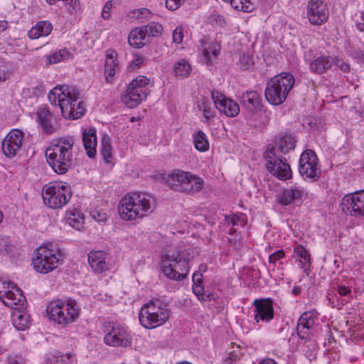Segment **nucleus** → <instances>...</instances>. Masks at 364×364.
Returning <instances> with one entry per match:
<instances>
[{
  "label": "nucleus",
  "instance_id": "f257e3e1",
  "mask_svg": "<svg viewBox=\"0 0 364 364\" xmlns=\"http://www.w3.org/2000/svg\"><path fill=\"white\" fill-rule=\"evenodd\" d=\"M154 203V198L145 193H129L122 197L119 202V215L121 219L125 221L141 219L152 212Z\"/></svg>",
  "mask_w": 364,
  "mask_h": 364
},
{
  "label": "nucleus",
  "instance_id": "f03ea898",
  "mask_svg": "<svg viewBox=\"0 0 364 364\" xmlns=\"http://www.w3.org/2000/svg\"><path fill=\"white\" fill-rule=\"evenodd\" d=\"M73 144V139L60 138L46 149L45 155L47 162L56 173L64 174L71 168Z\"/></svg>",
  "mask_w": 364,
  "mask_h": 364
},
{
  "label": "nucleus",
  "instance_id": "7ed1b4c3",
  "mask_svg": "<svg viewBox=\"0 0 364 364\" xmlns=\"http://www.w3.org/2000/svg\"><path fill=\"white\" fill-rule=\"evenodd\" d=\"M193 255L194 250L191 248L163 254L162 270L164 275L173 280H183L188 275L189 263Z\"/></svg>",
  "mask_w": 364,
  "mask_h": 364
},
{
  "label": "nucleus",
  "instance_id": "20e7f679",
  "mask_svg": "<svg viewBox=\"0 0 364 364\" xmlns=\"http://www.w3.org/2000/svg\"><path fill=\"white\" fill-rule=\"evenodd\" d=\"M170 314L166 302L153 299L141 308L139 318L142 326L152 329L164 325L169 319Z\"/></svg>",
  "mask_w": 364,
  "mask_h": 364
},
{
  "label": "nucleus",
  "instance_id": "39448f33",
  "mask_svg": "<svg viewBox=\"0 0 364 364\" xmlns=\"http://www.w3.org/2000/svg\"><path fill=\"white\" fill-rule=\"evenodd\" d=\"M295 82L294 76L282 73L271 78L266 85L264 96L272 105H279L287 98Z\"/></svg>",
  "mask_w": 364,
  "mask_h": 364
},
{
  "label": "nucleus",
  "instance_id": "423d86ee",
  "mask_svg": "<svg viewBox=\"0 0 364 364\" xmlns=\"http://www.w3.org/2000/svg\"><path fill=\"white\" fill-rule=\"evenodd\" d=\"M46 312L50 320L65 328L76 321L80 308L75 301L58 299L49 303Z\"/></svg>",
  "mask_w": 364,
  "mask_h": 364
},
{
  "label": "nucleus",
  "instance_id": "0eeeda50",
  "mask_svg": "<svg viewBox=\"0 0 364 364\" xmlns=\"http://www.w3.org/2000/svg\"><path fill=\"white\" fill-rule=\"evenodd\" d=\"M62 260L61 250L58 245L50 243L40 246L35 250L33 263L37 272L46 274L57 268Z\"/></svg>",
  "mask_w": 364,
  "mask_h": 364
},
{
  "label": "nucleus",
  "instance_id": "6e6552de",
  "mask_svg": "<svg viewBox=\"0 0 364 364\" xmlns=\"http://www.w3.org/2000/svg\"><path fill=\"white\" fill-rule=\"evenodd\" d=\"M168 186L175 191L194 195L200 192L204 185V181L200 177L181 170H177L167 177Z\"/></svg>",
  "mask_w": 364,
  "mask_h": 364
},
{
  "label": "nucleus",
  "instance_id": "1a4fd4ad",
  "mask_svg": "<svg viewBox=\"0 0 364 364\" xmlns=\"http://www.w3.org/2000/svg\"><path fill=\"white\" fill-rule=\"evenodd\" d=\"M72 196L69 185L60 183H49L42 190V197L46 205L50 208H61L65 205Z\"/></svg>",
  "mask_w": 364,
  "mask_h": 364
},
{
  "label": "nucleus",
  "instance_id": "9d476101",
  "mask_svg": "<svg viewBox=\"0 0 364 364\" xmlns=\"http://www.w3.org/2000/svg\"><path fill=\"white\" fill-rule=\"evenodd\" d=\"M64 99L59 100V107L63 116L67 119H77L85 112V107L80 98V92L73 86L65 88Z\"/></svg>",
  "mask_w": 364,
  "mask_h": 364
},
{
  "label": "nucleus",
  "instance_id": "9b49d317",
  "mask_svg": "<svg viewBox=\"0 0 364 364\" xmlns=\"http://www.w3.org/2000/svg\"><path fill=\"white\" fill-rule=\"evenodd\" d=\"M266 161V168L273 176L280 180H287L292 176V172L289 164L284 158L276 153L275 148L268 144L263 154Z\"/></svg>",
  "mask_w": 364,
  "mask_h": 364
},
{
  "label": "nucleus",
  "instance_id": "f8f14e48",
  "mask_svg": "<svg viewBox=\"0 0 364 364\" xmlns=\"http://www.w3.org/2000/svg\"><path fill=\"white\" fill-rule=\"evenodd\" d=\"M149 79L145 76H138L133 80L122 96L123 103L129 108L137 107L143 100L146 99L149 90L147 85Z\"/></svg>",
  "mask_w": 364,
  "mask_h": 364
},
{
  "label": "nucleus",
  "instance_id": "ddd939ff",
  "mask_svg": "<svg viewBox=\"0 0 364 364\" xmlns=\"http://www.w3.org/2000/svg\"><path fill=\"white\" fill-rule=\"evenodd\" d=\"M299 171L302 177L311 181H316L320 178L321 171L317 156L314 151L307 149L301 154Z\"/></svg>",
  "mask_w": 364,
  "mask_h": 364
},
{
  "label": "nucleus",
  "instance_id": "4468645a",
  "mask_svg": "<svg viewBox=\"0 0 364 364\" xmlns=\"http://www.w3.org/2000/svg\"><path fill=\"white\" fill-rule=\"evenodd\" d=\"M23 133L19 129L11 130L3 140L1 149L4 154L12 158L17 155L23 144Z\"/></svg>",
  "mask_w": 364,
  "mask_h": 364
},
{
  "label": "nucleus",
  "instance_id": "2eb2a0df",
  "mask_svg": "<svg viewBox=\"0 0 364 364\" xmlns=\"http://www.w3.org/2000/svg\"><path fill=\"white\" fill-rule=\"evenodd\" d=\"M211 97L215 108L223 112L226 116L233 117L239 114L240 107L238 104L229 98H226L223 93L213 90L211 92Z\"/></svg>",
  "mask_w": 364,
  "mask_h": 364
},
{
  "label": "nucleus",
  "instance_id": "dca6fc26",
  "mask_svg": "<svg viewBox=\"0 0 364 364\" xmlns=\"http://www.w3.org/2000/svg\"><path fill=\"white\" fill-rule=\"evenodd\" d=\"M341 205L346 206L351 216H364V190L345 196Z\"/></svg>",
  "mask_w": 364,
  "mask_h": 364
},
{
  "label": "nucleus",
  "instance_id": "f3484780",
  "mask_svg": "<svg viewBox=\"0 0 364 364\" xmlns=\"http://www.w3.org/2000/svg\"><path fill=\"white\" fill-rule=\"evenodd\" d=\"M308 18L311 23L321 25L328 18V10L322 0H311L308 4Z\"/></svg>",
  "mask_w": 364,
  "mask_h": 364
},
{
  "label": "nucleus",
  "instance_id": "a211bd4d",
  "mask_svg": "<svg viewBox=\"0 0 364 364\" xmlns=\"http://www.w3.org/2000/svg\"><path fill=\"white\" fill-rule=\"evenodd\" d=\"M107 345L114 347H127L131 345L132 338L127 330L122 326H112L105 338Z\"/></svg>",
  "mask_w": 364,
  "mask_h": 364
},
{
  "label": "nucleus",
  "instance_id": "6ab92c4d",
  "mask_svg": "<svg viewBox=\"0 0 364 364\" xmlns=\"http://www.w3.org/2000/svg\"><path fill=\"white\" fill-rule=\"evenodd\" d=\"M254 318L258 323L259 321L269 322L273 319L274 312L273 304L270 299H257L253 301Z\"/></svg>",
  "mask_w": 364,
  "mask_h": 364
},
{
  "label": "nucleus",
  "instance_id": "aec40b11",
  "mask_svg": "<svg viewBox=\"0 0 364 364\" xmlns=\"http://www.w3.org/2000/svg\"><path fill=\"white\" fill-rule=\"evenodd\" d=\"M1 301L14 310L24 309L26 299L22 291L16 285H12L11 290H7Z\"/></svg>",
  "mask_w": 364,
  "mask_h": 364
},
{
  "label": "nucleus",
  "instance_id": "412c9836",
  "mask_svg": "<svg viewBox=\"0 0 364 364\" xmlns=\"http://www.w3.org/2000/svg\"><path fill=\"white\" fill-rule=\"evenodd\" d=\"M339 62L338 58L332 55L315 56L309 64L310 70L314 73L321 75L333 68V65H338Z\"/></svg>",
  "mask_w": 364,
  "mask_h": 364
},
{
  "label": "nucleus",
  "instance_id": "4be33fe9",
  "mask_svg": "<svg viewBox=\"0 0 364 364\" xmlns=\"http://www.w3.org/2000/svg\"><path fill=\"white\" fill-rule=\"evenodd\" d=\"M36 122L46 134H53L57 130L54 116L47 107H41L36 112Z\"/></svg>",
  "mask_w": 364,
  "mask_h": 364
},
{
  "label": "nucleus",
  "instance_id": "5701e85b",
  "mask_svg": "<svg viewBox=\"0 0 364 364\" xmlns=\"http://www.w3.org/2000/svg\"><path fill=\"white\" fill-rule=\"evenodd\" d=\"M240 103L248 112L255 114L261 109L262 98L257 91L248 90L241 95Z\"/></svg>",
  "mask_w": 364,
  "mask_h": 364
},
{
  "label": "nucleus",
  "instance_id": "b1692460",
  "mask_svg": "<svg viewBox=\"0 0 364 364\" xmlns=\"http://www.w3.org/2000/svg\"><path fill=\"white\" fill-rule=\"evenodd\" d=\"M314 323V314L312 311L303 313L299 318L296 331L301 340L310 338L311 328Z\"/></svg>",
  "mask_w": 364,
  "mask_h": 364
},
{
  "label": "nucleus",
  "instance_id": "393cba45",
  "mask_svg": "<svg viewBox=\"0 0 364 364\" xmlns=\"http://www.w3.org/2000/svg\"><path fill=\"white\" fill-rule=\"evenodd\" d=\"M119 68V66L117 52L114 50H108L105 62V75L107 82H112L113 77L115 75Z\"/></svg>",
  "mask_w": 364,
  "mask_h": 364
},
{
  "label": "nucleus",
  "instance_id": "a878e982",
  "mask_svg": "<svg viewBox=\"0 0 364 364\" xmlns=\"http://www.w3.org/2000/svg\"><path fill=\"white\" fill-rule=\"evenodd\" d=\"M199 42L203 55L206 59L207 65H212V56L215 58L218 57L220 52V44L217 42H208L205 38H201Z\"/></svg>",
  "mask_w": 364,
  "mask_h": 364
},
{
  "label": "nucleus",
  "instance_id": "bb28decb",
  "mask_svg": "<svg viewBox=\"0 0 364 364\" xmlns=\"http://www.w3.org/2000/svg\"><path fill=\"white\" fill-rule=\"evenodd\" d=\"M90 266L96 273H102L108 269L106 255L103 251H91L88 254Z\"/></svg>",
  "mask_w": 364,
  "mask_h": 364
},
{
  "label": "nucleus",
  "instance_id": "cd10ccee",
  "mask_svg": "<svg viewBox=\"0 0 364 364\" xmlns=\"http://www.w3.org/2000/svg\"><path fill=\"white\" fill-rule=\"evenodd\" d=\"M82 141L87 156L90 158L95 157L97 153L96 130L95 129H90L87 132L84 131L82 133Z\"/></svg>",
  "mask_w": 364,
  "mask_h": 364
},
{
  "label": "nucleus",
  "instance_id": "c85d7f7f",
  "mask_svg": "<svg viewBox=\"0 0 364 364\" xmlns=\"http://www.w3.org/2000/svg\"><path fill=\"white\" fill-rule=\"evenodd\" d=\"M53 30V26L48 21H43L38 22L35 26L32 27L28 36L31 39H37L42 36H48Z\"/></svg>",
  "mask_w": 364,
  "mask_h": 364
},
{
  "label": "nucleus",
  "instance_id": "c756f323",
  "mask_svg": "<svg viewBox=\"0 0 364 364\" xmlns=\"http://www.w3.org/2000/svg\"><path fill=\"white\" fill-rule=\"evenodd\" d=\"M128 41L132 47L140 48L149 42V39L140 27L133 29L129 33Z\"/></svg>",
  "mask_w": 364,
  "mask_h": 364
},
{
  "label": "nucleus",
  "instance_id": "7c9ffc66",
  "mask_svg": "<svg viewBox=\"0 0 364 364\" xmlns=\"http://www.w3.org/2000/svg\"><path fill=\"white\" fill-rule=\"evenodd\" d=\"M16 310L11 315V321L14 326L18 331H24L28 327L30 316L22 311Z\"/></svg>",
  "mask_w": 364,
  "mask_h": 364
},
{
  "label": "nucleus",
  "instance_id": "2f4dec72",
  "mask_svg": "<svg viewBox=\"0 0 364 364\" xmlns=\"http://www.w3.org/2000/svg\"><path fill=\"white\" fill-rule=\"evenodd\" d=\"M295 144L296 140L294 137L285 135L276 140L275 144L272 146L275 148L277 154H278V151L282 154H287L289 150L294 149Z\"/></svg>",
  "mask_w": 364,
  "mask_h": 364
},
{
  "label": "nucleus",
  "instance_id": "473e14b6",
  "mask_svg": "<svg viewBox=\"0 0 364 364\" xmlns=\"http://www.w3.org/2000/svg\"><path fill=\"white\" fill-rule=\"evenodd\" d=\"M304 192L303 188L291 187L284 190L279 198L280 203L287 205L301 198Z\"/></svg>",
  "mask_w": 364,
  "mask_h": 364
},
{
  "label": "nucleus",
  "instance_id": "72a5a7b5",
  "mask_svg": "<svg viewBox=\"0 0 364 364\" xmlns=\"http://www.w3.org/2000/svg\"><path fill=\"white\" fill-rule=\"evenodd\" d=\"M173 71L176 77L186 78L189 76L191 67L186 60L181 59L174 65Z\"/></svg>",
  "mask_w": 364,
  "mask_h": 364
},
{
  "label": "nucleus",
  "instance_id": "f704fd0d",
  "mask_svg": "<svg viewBox=\"0 0 364 364\" xmlns=\"http://www.w3.org/2000/svg\"><path fill=\"white\" fill-rule=\"evenodd\" d=\"M141 28L149 40L150 37H159L163 33L162 26L154 21L149 23L147 25L141 27Z\"/></svg>",
  "mask_w": 364,
  "mask_h": 364
},
{
  "label": "nucleus",
  "instance_id": "c9c22d12",
  "mask_svg": "<svg viewBox=\"0 0 364 364\" xmlns=\"http://www.w3.org/2000/svg\"><path fill=\"white\" fill-rule=\"evenodd\" d=\"M70 86L68 85H61L60 87H55L52 89L48 93V97L50 102L52 105H56L58 102V105L59 106V100L64 99L66 97L64 96L65 92V88H70Z\"/></svg>",
  "mask_w": 364,
  "mask_h": 364
},
{
  "label": "nucleus",
  "instance_id": "e433bc0d",
  "mask_svg": "<svg viewBox=\"0 0 364 364\" xmlns=\"http://www.w3.org/2000/svg\"><path fill=\"white\" fill-rule=\"evenodd\" d=\"M198 107L203 112V117L210 120L215 117V112L212 107L211 102L205 97H203L198 104Z\"/></svg>",
  "mask_w": 364,
  "mask_h": 364
},
{
  "label": "nucleus",
  "instance_id": "4c0bfd02",
  "mask_svg": "<svg viewBox=\"0 0 364 364\" xmlns=\"http://www.w3.org/2000/svg\"><path fill=\"white\" fill-rule=\"evenodd\" d=\"M194 145L197 150L205 151L209 149V143L205 134L202 131H198L193 137Z\"/></svg>",
  "mask_w": 364,
  "mask_h": 364
},
{
  "label": "nucleus",
  "instance_id": "58836bf2",
  "mask_svg": "<svg viewBox=\"0 0 364 364\" xmlns=\"http://www.w3.org/2000/svg\"><path fill=\"white\" fill-rule=\"evenodd\" d=\"M70 52L66 49H60L58 52L47 57V64L57 63L68 60L70 57Z\"/></svg>",
  "mask_w": 364,
  "mask_h": 364
},
{
  "label": "nucleus",
  "instance_id": "ea45409f",
  "mask_svg": "<svg viewBox=\"0 0 364 364\" xmlns=\"http://www.w3.org/2000/svg\"><path fill=\"white\" fill-rule=\"evenodd\" d=\"M73 358L74 355L71 353H66L65 355H53L48 358L47 363L48 364H68V362L73 360Z\"/></svg>",
  "mask_w": 364,
  "mask_h": 364
},
{
  "label": "nucleus",
  "instance_id": "a19ab883",
  "mask_svg": "<svg viewBox=\"0 0 364 364\" xmlns=\"http://www.w3.org/2000/svg\"><path fill=\"white\" fill-rule=\"evenodd\" d=\"M229 3L234 9L237 11L250 12L253 9L251 0H230Z\"/></svg>",
  "mask_w": 364,
  "mask_h": 364
},
{
  "label": "nucleus",
  "instance_id": "79ce46f5",
  "mask_svg": "<svg viewBox=\"0 0 364 364\" xmlns=\"http://www.w3.org/2000/svg\"><path fill=\"white\" fill-rule=\"evenodd\" d=\"M101 154L107 163L111 162L112 159V146L109 139L105 136L102 139Z\"/></svg>",
  "mask_w": 364,
  "mask_h": 364
},
{
  "label": "nucleus",
  "instance_id": "37998d69",
  "mask_svg": "<svg viewBox=\"0 0 364 364\" xmlns=\"http://www.w3.org/2000/svg\"><path fill=\"white\" fill-rule=\"evenodd\" d=\"M294 252L298 257L304 259V262H301L303 268H306V266L310 265V254L303 246L298 245L294 249Z\"/></svg>",
  "mask_w": 364,
  "mask_h": 364
},
{
  "label": "nucleus",
  "instance_id": "c03bdc74",
  "mask_svg": "<svg viewBox=\"0 0 364 364\" xmlns=\"http://www.w3.org/2000/svg\"><path fill=\"white\" fill-rule=\"evenodd\" d=\"M68 221L73 228L77 230H80L84 223V218L83 217H80L79 215H76L73 213L71 216L68 218Z\"/></svg>",
  "mask_w": 364,
  "mask_h": 364
},
{
  "label": "nucleus",
  "instance_id": "a18cd8bd",
  "mask_svg": "<svg viewBox=\"0 0 364 364\" xmlns=\"http://www.w3.org/2000/svg\"><path fill=\"white\" fill-rule=\"evenodd\" d=\"M202 283L199 284H193V291L196 294V296L198 297V299L200 301H207L210 299V295H205L204 294V289L202 287Z\"/></svg>",
  "mask_w": 364,
  "mask_h": 364
},
{
  "label": "nucleus",
  "instance_id": "49530a36",
  "mask_svg": "<svg viewBox=\"0 0 364 364\" xmlns=\"http://www.w3.org/2000/svg\"><path fill=\"white\" fill-rule=\"evenodd\" d=\"M240 63L242 69L247 70L253 64V58L248 53H242L240 55Z\"/></svg>",
  "mask_w": 364,
  "mask_h": 364
},
{
  "label": "nucleus",
  "instance_id": "de8ad7c7",
  "mask_svg": "<svg viewBox=\"0 0 364 364\" xmlns=\"http://www.w3.org/2000/svg\"><path fill=\"white\" fill-rule=\"evenodd\" d=\"M225 224L228 225L235 226L239 224H240L242 226L245 225L244 221L241 220L240 218L235 214L226 215L225 218Z\"/></svg>",
  "mask_w": 364,
  "mask_h": 364
},
{
  "label": "nucleus",
  "instance_id": "09e8293b",
  "mask_svg": "<svg viewBox=\"0 0 364 364\" xmlns=\"http://www.w3.org/2000/svg\"><path fill=\"white\" fill-rule=\"evenodd\" d=\"M183 38V28L181 26H178L173 31V41L176 43H181Z\"/></svg>",
  "mask_w": 364,
  "mask_h": 364
},
{
  "label": "nucleus",
  "instance_id": "8fccbe9b",
  "mask_svg": "<svg viewBox=\"0 0 364 364\" xmlns=\"http://www.w3.org/2000/svg\"><path fill=\"white\" fill-rule=\"evenodd\" d=\"M65 5L69 6L70 13L75 12L80 9V3L79 0H63Z\"/></svg>",
  "mask_w": 364,
  "mask_h": 364
},
{
  "label": "nucleus",
  "instance_id": "3c124183",
  "mask_svg": "<svg viewBox=\"0 0 364 364\" xmlns=\"http://www.w3.org/2000/svg\"><path fill=\"white\" fill-rule=\"evenodd\" d=\"M12 285H15L9 282H6L0 279V299L2 300L6 295L7 290H11Z\"/></svg>",
  "mask_w": 364,
  "mask_h": 364
},
{
  "label": "nucleus",
  "instance_id": "603ef678",
  "mask_svg": "<svg viewBox=\"0 0 364 364\" xmlns=\"http://www.w3.org/2000/svg\"><path fill=\"white\" fill-rule=\"evenodd\" d=\"M284 255H285L284 251L283 250H279L269 255V262L275 264L277 261L283 258L284 257Z\"/></svg>",
  "mask_w": 364,
  "mask_h": 364
},
{
  "label": "nucleus",
  "instance_id": "864d4df0",
  "mask_svg": "<svg viewBox=\"0 0 364 364\" xmlns=\"http://www.w3.org/2000/svg\"><path fill=\"white\" fill-rule=\"evenodd\" d=\"M144 63V58L141 56L138 55L135 58L134 60H133L129 65L130 69L132 70H136L139 68Z\"/></svg>",
  "mask_w": 364,
  "mask_h": 364
},
{
  "label": "nucleus",
  "instance_id": "5fc2aeb1",
  "mask_svg": "<svg viewBox=\"0 0 364 364\" xmlns=\"http://www.w3.org/2000/svg\"><path fill=\"white\" fill-rule=\"evenodd\" d=\"M112 8V3L111 1H108L104 6L102 11V17L104 19H109L110 17V10Z\"/></svg>",
  "mask_w": 364,
  "mask_h": 364
},
{
  "label": "nucleus",
  "instance_id": "6e6d98bb",
  "mask_svg": "<svg viewBox=\"0 0 364 364\" xmlns=\"http://www.w3.org/2000/svg\"><path fill=\"white\" fill-rule=\"evenodd\" d=\"M181 4V0H166V8L169 10H176Z\"/></svg>",
  "mask_w": 364,
  "mask_h": 364
},
{
  "label": "nucleus",
  "instance_id": "4d7b16f0",
  "mask_svg": "<svg viewBox=\"0 0 364 364\" xmlns=\"http://www.w3.org/2000/svg\"><path fill=\"white\" fill-rule=\"evenodd\" d=\"M338 291L341 296H347L351 293L350 289L344 285H339L338 287Z\"/></svg>",
  "mask_w": 364,
  "mask_h": 364
},
{
  "label": "nucleus",
  "instance_id": "13d9d810",
  "mask_svg": "<svg viewBox=\"0 0 364 364\" xmlns=\"http://www.w3.org/2000/svg\"><path fill=\"white\" fill-rule=\"evenodd\" d=\"M339 63L338 65H333V68L335 69L340 68L341 70L347 73L350 70V65L347 64L345 62H343L342 60H339Z\"/></svg>",
  "mask_w": 364,
  "mask_h": 364
},
{
  "label": "nucleus",
  "instance_id": "bf43d9fd",
  "mask_svg": "<svg viewBox=\"0 0 364 364\" xmlns=\"http://www.w3.org/2000/svg\"><path fill=\"white\" fill-rule=\"evenodd\" d=\"M192 280L193 284L202 283V273L198 271L194 272Z\"/></svg>",
  "mask_w": 364,
  "mask_h": 364
},
{
  "label": "nucleus",
  "instance_id": "052dcab7",
  "mask_svg": "<svg viewBox=\"0 0 364 364\" xmlns=\"http://www.w3.org/2000/svg\"><path fill=\"white\" fill-rule=\"evenodd\" d=\"M237 359V355L230 354L225 360V364H232Z\"/></svg>",
  "mask_w": 364,
  "mask_h": 364
},
{
  "label": "nucleus",
  "instance_id": "680f3d73",
  "mask_svg": "<svg viewBox=\"0 0 364 364\" xmlns=\"http://www.w3.org/2000/svg\"><path fill=\"white\" fill-rule=\"evenodd\" d=\"M9 27V23L6 21H0V33L6 30Z\"/></svg>",
  "mask_w": 364,
  "mask_h": 364
},
{
  "label": "nucleus",
  "instance_id": "e2e57ef3",
  "mask_svg": "<svg viewBox=\"0 0 364 364\" xmlns=\"http://www.w3.org/2000/svg\"><path fill=\"white\" fill-rule=\"evenodd\" d=\"M139 13L140 14L144 15L147 18H150L152 16L151 13L146 9H141Z\"/></svg>",
  "mask_w": 364,
  "mask_h": 364
},
{
  "label": "nucleus",
  "instance_id": "0e129e2a",
  "mask_svg": "<svg viewBox=\"0 0 364 364\" xmlns=\"http://www.w3.org/2000/svg\"><path fill=\"white\" fill-rule=\"evenodd\" d=\"M259 364H277L276 361H274L272 358H265L263 359Z\"/></svg>",
  "mask_w": 364,
  "mask_h": 364
},
{
  "label": "nucleus",
  "instance_id": "69168bd1",
  "mask_svg": "<svg viewBox=\"0 0 364 364\" xmlns=\"http://www.w3.org/2000/svg\"><path fill=\"white\" fill-rule=\"evenodd\" d=\"M292 293L296 296L299 295L301 293V287L298 286L294 287Z\"/></svg>",
  "mask_w": 364,
  "mask_h": 364
},
{
  "label": "nucleus",
  "instance_id": "338daca9",
  "mask_svg": "<svg viewBox=\"0 0 364 364\" xmlns=\"http://www.w3.org/2000/svg\"><path fill=\"white\" fill-rule=\"evenodd\" d=\"M207 270V265L205 264H200L199 267V270L198 272H205Z\"/></svg>",
  "mask_w": 364,
  "mask_h": 364
},
{
  "label": "nucleus",
  "instance_id": "774afa93",
  "mask_svg": "<svg viewBox=\"0 0 364 364\" xmlns=\"http://www.w3.org/2000/svg\"><path fill=\"white\" fill-rule=\"evenodd\" d=\"M5 73L0 70V81H4L5 80Z\"/></svg>",
  "mask_w": 364,
  "mask_h": 364
}]
</instances>
